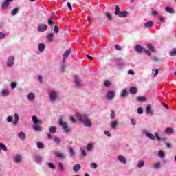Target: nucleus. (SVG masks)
Instances as JSON below:
<instances>
[{"instance_id": "obj_1", "label": "nucleus", "mask_w": 176, "mask_h": 176, "mask_svg": "<svg viewBox=\"0 0 176 176\" xmlns=\"http://www.w3.org/2000/svg\"><path fill=\"white\" fill-rule=\"evenodd\" d=\"M76 118L80 122V123H82L85 127H91V126H93V124H91V120L87 114H80L77 113L76 114Z\"/></svg>"}, {"instance_id": "obj_2", "label": "nucleus", "mask_w": 176, "mask_h": 176, "mask_svg": "<svg viewBox=\"0 0 176 176\" xmlns=\"http://www.w3.org/2000/svg\"><path fill=\"white\" fill-rule=\"evenodd\" d=\"M48 97L50 102H55L58 98V93L54 89L50 90L48 92Z\"/></svg>"}, {"instance_id": "obj_3", "label": "nucleus", "mask_w": 176, "mask_h": 176, "mask_svg": "<svg viewBox=\"0 0 176 176\" xmlns=\"http://www.w3.org/2000/svg\"><path fill=\"white\" fill-rule=\"evenodd\" d=\"M32 121L34 124L33 126V130H34V131H41L42 129L41 128L39 124H41V123H42V121L38 120V118L35 116H34L32 117Z\"/></svg>"}, {"instance_id": "obj_4", "label": "nucleus", "mask_w": 176, "mask_h": 176, "mask_svg": "<svg viewBox=\"0 0 176 176\" xmlns=\"http://www.w3.org/2000/svg\"><path fill=\"white\" fill-rule=\"evenodd\" d=\"M58 124L61 126L62 129H63L64 131L67 133L71 131L69 127L67 126V123L64 122V118L60 117L58 120Z\"/></svg>"}, {"instance_id": "obj_5", "label": "nucleus", "mask_w": 176, "mask_h": 176, "mask_svg": "<svg viewBox=\"0 0 176 176\" xmlns=\"http://www.w3.org/2000/svg\"><path fill=\"white\" fill-rule=\"evenodd\" d=\"M14 61H16V57L10 56L6 61V65L8 68H12L14 65Z\"/></svg>"}, {"instance_id": "obj_6", "label": "nucleus", "mask_w": 176, "mask_h": 176, "mask_svg": "<svg viewBox=\"0 0 176 176\" xmlns=\"http://www.w3.org/2000/svg\"><path fill=\"white\" fill-rule=\"evenodd\" d=\"M14 0H5L3 3L1 4V8L3 10H6L10 6V3L13 2Z\"/></svg>"}, {"instance_id": "obj_7", "label": "nucleus", "mask_w": 176, "mask_h": 176, "mask_svg": "<svg viewBox=\"0 0 176 176\" xmlns=\"http://www.w3.org/2000/svg\"><path fill=\"white\" fill-rule=\"evenodd\" d=\"M116 94V92L115 91H107L106 94L107 100H113L115 98Z\"/></svg>"}, {"instance_id": "obj_8", "label": "nucleus", "mask_w": 176, "mask_h": 176, "mask_svg": "<svg viewBox=\"0 0 176 176\" xmlns=\"http://www.w3.org/2000/svg\"><path fill=\"white\" fill-rule=\"evenodd\" d=\"M23 160V155L20 154H17L15 155V157L13 158V162L16 163V164H20L21 163V161Z\"/></svg>"}, {"instance_id": "obj_9", "label": "nucleus", "mask_w": 176, "mask_h": 176, "mask_svg": "<svg viewBox=\"0 0 176 176\" xmlns=\"http://www.w3.org/2000/svg\"><path fill=\"white\" fill-rule=\"evenodd\" d=\"M37 31L38 32H45V31H47V25L45 24H40L37 28Z\"/></svg>"}, {"instance_id": "obj_10", "label": "nucleus", "mask_w": 176, "mask_h": 176, "mask_svg": "<svg viewBox=\"0 0 176 176\" xmlns=\"http://www.w3.org/2000/svg\"><path fill=\"white\" fill-rule=\"evenodd\" d=\"M74 82L76 87H78V89H80V86L82 85V80H80L79 76H74Z\"/></svg>"}, {"instance_id": "obj_11", "label": "nucleus", "mask_w": 176, "mask_h": 176, "mask_svg": "<svg viewBox=\"0 0 176 176\" xmlns=\"http://www.w3.org/2000/svg\"><path fill=\"white\" fill-rule=\"evenodd\" d=\"M34 160L36 163H41V162H43V157L39 154H36L34 155Z\"/></svg>"}, {"instance_id": "obj_12", "label": "nucleus", "mask_w": 176, "mask_h": 176, "mask_svg": "<svg viewBox=\"0 0 176 176\" xmlns=\"http://www.w3.org/2000/svg\"><path fill=\"white\" fill-rule=\"evenodd\" d=\"M118 162H120V163H122V164H126L127 163V160L126 159V157L123 155H118Z\"/></svg>"}, {"instance_id": "obj_13", "label": "nucleus", "mask_w": 176, "mask_h": 176, "mask_svg": "<svg viewBox=\"0 0 176 176\" xmlns=\"http://www.w3.org/2000/svg\"><path fill=\"white\" fill-rule=\"evenodd\" d=\"M72 52V51L71 50V49H69L65 52V53L63 54V61H65L66 58H68V57H69V54H71Z\"/></svg>"}, {"instance_id": "obj_14", "label": "nucleus", "mask_w": 176, "mask_h": 176, "mask_svg": "<svg viewBox=\"0 0 176 176\" xmlns=\"http://www.w3.org/2000/svg\"><path fill=\"white\" fill-rule=\"evenodd\" d=\"M28 100L30 101V102H32L34 100H35V94L30 92L28 95Z\"/></svg>"}, {"instance_id": "obj_15", "label": "nucleus", "mask_w": 176, "mask_h": 176, "mask_svg": "<svg viewBox=\"0 0 176 176\" xmlns=\"http://www.w3.org/2000/svg\"><path fill=\"white\" fill-rule=\"evenodd\" d=\"M54 155L56 156V157H58V159H65V155H64V153H61V152H55Z\"/></svg>"}, {"instance_id": "obj_16", "label": "nucleus", "mask_w": 176, "mask_h": 176, "mask_svg": "<svg viewBox=\"0 0 176 176\" xmlns=\"http://www.w3.org/2000/svg\"><path fill=\"white\" fill-rule=\"evenodd\" d=\"M118 126H119V121L118 120H112L111 121V129H116V127H118Z\"/></svg>"}, {"instance_id": "obj_17", "label": "nucleus", "mask_w": 176, "mask_h": 176, "mask_svg": "<svg viewBox=\"0 0 176 176\" xmlns=\"http://www.w3.org/2000/svg\"><path fill=\"white\" fill-rule=\"evenodd\" d=\"M138 168H142V167H145V162L142 160H140L138 161Z\"/></svg>"}, {"instance_id": "obj_18", "label": "nucleus", "mask_w": 176, "mask_h": 176, "mask_svg": "<svg viewBox=\"0 0 176 176\" xmlns=\"http://www.w3.org/2000/svg\"><path fill=\"white\" fill-rule=\"evenodd\" d=\"M46 48V45H45V43H40L38 44V52H43V50H45V49Z\"/></svg>"}, {"instance_id": "obj_19", "label": "nucleus", "mask_w": 176, "mask_h": 176, "mask_svg": "<svg viewBox=\"0 0 176 176\" xmlns=\"http://www.w3.org/2000/svg\"><path fill=\"white\" fill-rule=\"evenodd\" d=\"M19 117L18 113H15L14 115V120H13V124L14 126H17V123H19Z\"/></svg>"}, {"instance_id": "obj_20", "label": "nucleus", "mask_w": 176, "mask_h": 176, "mask_svg": "<svg viewBox=\"0 0 176 176\" xmlns=\"http://www.w3.org/2000/svg\"><path fill=\"white\" fill-rule=\"evenodd\" d=\"M94 148V144L93 143H89L86 146V150L88 152H91V151H93Z\"/></svg>"}, {"instance_id": "obj_21", "label": "nucleus", "mask_w": 176, "mask_h": 176, "mask_svg": "<svg viewBox=\"0 0 176 176\" xmlns=\"http://www.w3.org/2000/svg\"><path fill=\"white\" fill-rule=\"evenodd\" d=\"M138 89L135 87H131L129 88V93L131 94H137Z\"/></svg>"}, {"instance_id": "obj_22", "label": "nucleus", "mask_w": 176, "mask_h": 176, "mask_svg": "<svg viewBox=\"0 0 176 176\" xmlns=\"http://www.w3.org/2000/svg\"><path fill=\"white\" fill-rule=\"evenodd\" d=\"M9 94H10V91H8V89H3L2 91L1 92V95L3 97H7V96H9Z\"/></svg>"}, {"instance_id": "obj_23", "label": "nucleus", "mask_w": 176, "mask_h": 176, "mask_svg": "<svg viewBox=\"0 0 176 176\" xmlns=\"http://www.w3.org/2000/svg\"><path fill=\"white\" fill-rule=\"evenodd\" d=\"M147 115H153V111H152V107L151 105H148L146 109Z\"/></svg>"}, {"instance_id": "obj_24", "label": "nucleus", "mask_w": 176, "mask_h": 176, "mask_svg": "<svg viewBox=\"0 0 176 176\" xmlns=\"http://www.w3.org/2000/svg\"><path fill=\"white\" fill-rule=\"evenodd\" d=\"M69 153L70 157H74V156H75V155H76V152H75V151L74 150V148H72V147H70L69 148Z\"/></svg>"}, {"instance_id": "obj_25", "label": "nucleus", "mask_w": 176, "mask_h": 176, "mask_svg": "<svg viewBox=\"0 0 176 176\" xmlns=\"http://www.w3.org/2000/svg\"><path fill=\"white\" fill-rule=\"evenodd\" d=\"M129 16V12L127 11H122L120 12V14L118 15V17H127Z\"/></svg>"}, {"instance_id": "obj_26", "label": "nucleus", "mask_w": 176, "mask_h": 176, "mask_svg": "<svg viewBox=\"0 0 176 176\" xmlns=\"http://www.w3.org/2000/svg\"><path fill=\"white\" fill-rule=\"evenodd\" d=\"M47 39L48 42H53V41L54 39V34H53V33L49 34L47 35Z\"/></svg>"}, {"instance_id": "obj_27", "label": "nucleus", "mask_w": 176, "mask_h": 176, "mask_svg": "<svg viewBox=\"0 0 176 176\" xmlns=\"http://www.w3.org/2000/svg\"><path fill=\"white\" fill-rule=\"evenodd\" d=\"M146 138H148V140H152L153 141H155V140H156V137H155V135L149 132L146 134Z\"/></svg>"}, {"instance_id": "obj_28", "label": "nucleus", "mask_w": 176, "mask_h": 176, "mask_svg": "<svg viewBox=\"0 0 176 176\" xmlns=\"http://www.w3.org/2000/svg\"><path fill=\"white\" fill-rule=\"evenodd\" d=\"M144 27H146V28H151V27H153V21H148L145 23Z\"/></svg>"}, {"instance_id": "obj_29", "label": "nucleus", "mask_w": 176, "mask_h": 176, "mask_svg": "<svg viewBox=\"0 0 176 176\" xmlns=\"http://www.w3.org/2000/svg\"><path fill=\"white\" fill-rule=\"evenodd\" d=\"M20 8H15L11 11V16H16L19 13Z\"/></svg>"}, {"instance_id": "obj_30", "label": "nucleus", "mask_w": 176, "mask_h": 176, "mask_svg": "<svg viewBox=\"0 0 176 176\" xmlns=\"http://www.w3.org/2000/svg\"><path fill=\"white\" fill-rule=\"evenodd\" d=\"M18 137L20 140H22V141H24V140H25V134L24 133V132H19L18 133Z\"/></svg>"}, {"instance_id": "obj_31", "label": "nucleus", "mask_w": 176, "mask_h": 176, "mask_svg": "<svg viewBox=\"0 0 176 176\" xmlns=\"http://www.w3.org/2000/svg\"><path fill=\"white\" fill-rule=\"evenodd\" d=\"M49 131L51 133V134H54L56 131H57V126H53L49 128Z\"/></svg>"}, {"instance_id": "obj_32", "label": "nucleus", "mask_w": 176, "mask_h": 176, "mask_svg": "<svg viewBox=\"0 0 176 176\" xmlns=\"http://www.w3.org/2000/svg\"><path fill=\"white\" fill-rule=\"evenodd\" d=\"M135 50L136 52H138V53H142V52H144V48L138 45L135 46Z\"/></svg>"}, {"instance_id": "obj_33", "label": "nucleus", "mask_w": 176, "mask_h": 176, "mask_svg": "<svg viewBox=\"0 0 176 176\" xmlns=\"http://www.w3.org/2000/svg\"><path fill=\"white\" fill-rule=\"evenodd\" d=\"M80 164H76L73 166V170L74 171V173H78V171H79V170H80Z\"/></svg>"}, {"instance_id": "obj_34", "label": "nucleus", "mask_w": 176, "mask_h": 176, "mask_svg": "<svg viewBox=\"0 0 176 176\" xmlns=\"http://www.w3.org/2000/svg\"><path fill=\"white\" fill-rule=\"evenodd\" d=\"M137 100L139 102H144L146 101V98L145 96H139L137 98Z\"/></svg>"}, {"instance_id": "obj_35", "label": "nucleus", "mask_w": 176, "mask_h": 176, "mask_svg": "<svg viewBox=\"0 0 176 176\" xmlns=\"http://www.w3.org/2000/svg\"><path fill=\"white\" fill-rule=\"evenodd\" d=\"M1 149L4 151V152H6L8 151V147L3 143H0V152Z\"/></svg>"}, {"instance_id": "obj_36", "label": "nucleus", "mask_w": 176, "mask_h": 176, "mask_svg": "<svg viewBox=\"0 0 176 176\" xmlns=\"http://www.w3.org/2000/svg\"><path fill=\"white\" fill-rule=\"evenodd\" d=\"M162 166V164L160 162H156L153 165V168H155V170H159L160 167Z\"/></svg>"}, {"instance_id": "obj_37", "label": "nucleus", "mask_w": 176, "mask_h": 176, "mask_svg": "<svg viewBox=\"0 0 176 176\" xmlns=\"http://www.w3.org/2000/svg\"><path fill=\"white\" fill-rule=\"evenodd\" d=\"M142 135H145L146 137V135L149 133L148 130L146 128H143L140 131Z\"/></svg>"}, {"instance_id": "obj_38", "label": "nucleus", "mask_w": 176, "mask_h": 176, "mask_svg": "<svg viewBox=\"0 0 176 176\" xmlns=\"http://www.w3.org/2000/svg\"><path fill=\"white\" fill-rule=\"evenodd\" d=\"M169 54L171 57H175V56H176V48L172 49L171 51L169 52Z\"/></svg>"}, {"instance_id": "obj_39", "label": "nucleus", "mask_w": 176, "mask_h": 176, "mask_svg": "<svg viewBox=\"0 0 176 176\" xmlns=\"http://www.w3.org/2000/svg\"><path fill=\"white\" fill-rule=\"evenodd\" d=\"M165 10H166V12H168V13H171V14H173V13L175 12V11H174V10L173 9V8L168 7H168H166Z\"/></svg>"}, {"instance_id": "obj_40", "label": "nucleus", "mask_w": 176, "mask_h": 176, "mask_svg": "<svg viewBox=\"0 0 176 176\" xmlns=\"http://www.w3.org/2000/svg\"><path fill=\"white\" fill-rule=\"evenodd\" d=\"M120 13V8H119V6H116L114 14H116V16H118Z\"/></svg>"}, {"instance_id": "obj_41", "label": "nucleus", "mask_w": 176, "mask_h": 176, "mask_svg": "<svg viewBox=\"0 0 176 176\" xmlns=\"http://www.w3.org/2000/svg\"><path fill=\"white\" fill-rule=\"evenodd\" d=\"M173 129L171 128H167L165 131L166 134H168V135H171L173 134Z\"/></svg>"}, {"instance_id": "obj_42", "label": "nucleus", "mask_w": 176, "mask_h": 176, "mask_svg": "<svg viewBox=\"0 0 176 176\" xmlns=\"http://www.w3.org/2000/svg\"><path fill=\"white\" fill-rule=\"evenodd\" d=\"M158 156L160 157V159H164V156H166V154L164 153V151L161 150L159 151Z\"/></svg>"}, {"instance_id": "obj_43", "label": "nucleus", "mask_w": 176, "mask_h": 176, "mask_svg": "<svg viewBox=\"0 0 176 176\" xmlns=\"http://www.w3.org/2000/svg\"><path fill=\"white\" fill-rule=\"evenodd\" d=\"M152 75L153 78H156L159 75V69L152 70Z\"/></svg>"}, {"instance_id": "obj_44", "label": "nucleus", "mask_w": 176, "mask_h": 176, "mask_svg": "<svg viewBox=\"0 0 176 176\" xmlns=\"http://www.w3.org/2000/svg\"><path fill=\"white\" fill-rule=\"evenodd\" d=\"M58 168L60 171H61V173H63V171H64V166H63V163L59 162L58 164Z\"/></svg>"}, {"instance_id": "obj_45", "label": "nucleus", "mask_w": 176, "mask_h": 176, "mask_svg": "<svg viewBox=\"0 0 176 176\" xmlns=\"http://www.w3.org/2000/svg\"><path fill=\"white\" fill-rule=\"evenodd\" d=\"M127 96V90L123 89L121 91L120 96L123 98Z\"/></svg>"}, {"instance_id": "obj_46", "label": "nucleus", "mask_w": 176, "mask_h": 176, "mask_svg": "<svg viewBox=\"0 0 176 176\" xmlns=\"http://www.w3.org/2000/svg\"><path fill=\"white\" fill-rule=\"evenodd\" d=\"M37 147L38 149H43L45 148V145H43V143L41 142H37Z\"/></svg>"}, {"instance_id": "obj_47", "label": "nucleus", "mask_w": 176, "mask_h": 176, "mask_svg": "<svg viewBox=\"0 0 176 176\" xmlns=\"http://www.w3.org/2000/svg\"><path fill=\"white\" fill-rule=\"evenodd\" d=\"M112 85V82L109 80H106L104 82V87H109Z\"/></svg>"}, {"instance_id": "obj_48", "label": "nucleus", "mask_w": 176, "mask_h": 176, "mask_svg": "<svg viewBox=\"0 0 176 176\" xmlns=\"http://www.w3.org/2000/svg\"><path fill=\"white\" fill-rule=\"evenodd\" d=\"M48 24L51 27H54V21L53 20V19L51 18L48 19Z\"/></svg>"}, {"instance_id": "obj_49", "label": "nucleus", "mask_w": 176, "mask_h": 176, "mask_svg": "<svg viewBox=\"0 0 176 176\" xmlns=\"http://www.w3.org/2000/svg\"><path fill=\"white\" fill-rule=\"evenodd\" d=\"M158 20L161 21L162 23H164L166 21V18L163 15H159L158 16Z\"/></svg>"}, {"instance_id": "obj_50", "label": "nucleus", "mask_w": 176, "mask_h": 176, "mask_svg": "<svg viewBox=\"0 0 176 176\" xmlns=\"http://www.w3.org/2000/svg\"><path fill=\"white\" fill-rule=\"evenodd\" d=\"M116 116V113H115V111L112 110L110 114L111 119H112V120H115Z\"/></svg>"}, {"instance_id": "obj_51", "label": "nucleus", "mask_w": 176, "mask_h": 176, "mask_svg": "<svg viewBox=\"0 0 176 176\" xmlns=\"http://www.w3.org/2000/svg\"><path fill=\"white\" fill-rule=\"evenodd\" d=\"M147 47L149 50H151V52H155V47H153L152 44H148Z\"/></svg>"}, {"instance_id": "obj_52", "label": "nucleus", "mask_w": 176, "mask_h": 176, "mask_svg": "<svg viewBox=\"0 0 176 176\" xmlns=\"http://www.w3.org/2000/svg\"><path fill=\"white\" fill-rule=\"evenodd\" d=\"M53 141H54V142H55V144H60V138L58 137H54Z\"/></svg>"}, {"instance_id": "obj_53", "label": "nucleus", "mask_w": 176, "mask_h": 176, "mask_svg": "<svg viewBox=\"0 0 176 176\" xmlns=\"http://www.w3.org/2000/svg\"><path fill=\"white\" fill-rule=\"evenodd\" d=\"M47 166L50 168H52V170H54L56 168V166H54V164L52 162L48 163Z\"/></svg>"}, {"instance_id": "obj_54", "label": "nucleus", "mask_w": 176, "mask_h": 176, "mask_svg": "<svg viewBox=\"0 0 176 176\" xmlns=\"http://www.w3.org/2000/svg\"><path fill=\"white\" fill-rule=\"evenodd\" d=\"M5 38H6V34L0 32V41L5 39Z\"/></svg>"}, {"instance_id": "obj_55", "label": "nucleus", "mask_w": 176, "mask_h": 176, "mask_svg": "<svg viewBox=\"0 0 176 176\" xmlns=\"http://www.w3.org/2000/svg\"><path fill=\"white\" fill-rule=\"evenodd\" d=\"M90 167H91V168L96 170V168H97V164L96 163H91Z\"/></svg>"}, {"instance_id": "obj_56", "label": "nucleus", "mask_w": 176, "mask_h": 176, "mask_svg": "<svg viewBox=\"0 0 176 176\" xmlns=\"http://www.w3.org/2000/svg\"><path fill=\"white\" fill-rule=\"evenodd\" d=\"M7 122L8 123H12L13 122V117H12L11 116H8L7 118Z\"/></svg>"}, {"instance_id": "obj_57", "label": "nucleus", "mask_w": 176, "mask_h": 176, "mask_svg": "<svg viewBox=\"0 0 176 176\" xmlns=\"http://www.w3.org/2000/svg\"><path fill=\"white\" fill-rule=\"evenodd\" d=\"M131 123L132 126H135L137 124V121L134 118L131 119Z\"/></svg>"}, {"instance_id": "obj_58", "label": "nucleus", "mask_w": 176, "mask_h": 176, "mask_svg": "<svg viewBox=\"0 0 176 176\" xmlns=\"http://www.w3.org/2000/svg\"><path fill=\"white\" fill-rule=\"evenodd\" d=\"M17 87V83L16 82H13L11 83V89H16Z\"/></svg>"}, {"instance_id": "obj_59", "label": "nucleus", "mask_w": 176, "mask_h": 176, "mask_svg": "<svg viewBox=\"0 0 176 176\" xmlns=\"http://www.w3.org/2000/svg\"><path fill=\"white\" fill-rule=\"evenodd\" d=\"M138 113H139V115H142L144 113V110L141 107H139L138 109Z\"/></svg>"}, {"instance_id": "obj_60", "label": "nucleus", "mask_w": 176, "mask_h": 176, "mask_svg": "<svg viewBox=\"0 0 176 176\" xmlns=\"http://www.w3.org/2000/svg\"><path fill=\"white\" fill-rule=\"evenodd\" d=\"M80 151L81 154L82 155V156H87V154L86 153V151H85V149H83L82 148H80Z\"/></svg>"}, {"instance_id": "obj_61", "label": "nucleus", "mask_w": 176, "mask_h": 176, "mask_svg": "<svg viewBox=\"0 0 176 176\" xmlns=\"http://www.w3.org/2000/svg\"><path fill=\"white\" fill-rule=\"evenodd\" d=\"M59 30H60V28H58V26H54V31L55 34H58Z\"/></svg>"}, {"instance_id": "obj_62", "label": "nucleus", "mask_w": 176, "mask_h": 176, "mask_svg": "<svg viewBox=\"0 0 176 176\" xmlns=\"http://www.w3.org/2000/svg\"><path fill=\"white\" fill-rule=\"evenodd\" d=\"M104 134L107 137H112V135L111 134V132H109V131H104Z\"/></svg>"}, {"instance_id": "obj_63", "label": "nucleus", "mask_w": 176, "mask_h": 176, "mask_svg": "<svg viewBox=\"0 0 176 176\" xmlns=\"http://www.w3.org/2000/svg\"><path fill=\"white\" fill-rule=\"evenodd\" d=\"M154 135L155 138H157V141H161L162 138H160V136H159V133H155Z\"/></svg>"}, {"instance_id": "obj_64", "label": "nucleus", "mask_w": 176, "mask_h": 176, "mask_svg": "<svg viewBox=\"0 0 176 176\" xmlns=\"http://www.w3.org/2000/svg\"><path fill=\"white\" fill-rule=\"evenodd\" d=\"M106 17H107L108 20H112V15L109 13H106Z\"/></svg>"}]
</instances>
